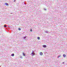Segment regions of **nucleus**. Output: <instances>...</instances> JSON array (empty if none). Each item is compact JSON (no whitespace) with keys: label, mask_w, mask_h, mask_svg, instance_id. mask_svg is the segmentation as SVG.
<instances>
[{"label":"nucleus","mask_w":67,"mask_h":67,"mask_svg":"<svg viewBox=\"0 0 67 67\" xmlns=\"http://www.w3.org/2000/svg\"><path fill=\"white\" fill-rule=\"evenodd\" d=\"M31 55H32V56H34V55H35V53H34V51H32V53L31 54Z\"/></svg>","instance_id":"obj_1"},{"label":"nucleus","mask_w":67,"mask_h":67,"mask_svg":"<svg viewBox=\"0 0 67 67\" xmlns=\"http://www.w3.org/2000/svg\"><path fill=\"white\" fill-rule=\"evenodd\" d=\"M63 56L64 58H65L66 57V55L65 54H63Z\"/></svg>","instance_id":"obj_2"},{"label":"nucleus","mask_w":67,"mask_h":67,"mask_svg":"<svg viewBox=\"0 0 67 67\" xmlns=\"http://www.w3.org/2000/svg\"><path fill=\"white\" fill-rule=\"evenodd\" d=\"M40 55H41V56H42L43 55V53L42 52H41L40 53Z\"/></svg>","instance_id":"obj_3"},{"label":"nucleus","mask_w":67,"mask_h":67,"mask_svg":"<svg viewBox=\"0 0 67 67\" xmlns=\"http://www.w3.org/2000/svg\"><path fill=\"white\" fill-rule=\"evenodd\" d=\"M45 32L46 33H48V31H45Z\"/></svg>","instance_id":"obj_4"},{"label":"nucleus","mask_w":67,"mask_h":67,"mask_svg":"<svg viewBox=\"0 0 67 67\" xmlns=\"http://www.w3.org/2000/svg\"><path fill=\"white\" fill-rule=\"evenodd\" d=\"M43 47L44 48H46V45H44L43 46Z\"/></svg>","instance_id":"obj_5"},{"label":"nucleus","mask_w":67,"mask_h":67,"mask_svg":"<svg viewBox=\"0 0 67 67\" xmlns=\"http://www.w3.org/2000/svg\"><path fill=\"white\" fill-rule=\"evenodd\" d=\"M11 56H14V54L13 53L11 55Z\"/></svg>","instance_id":"obj_6"},{"label":"nucleus","mask_w":67,"mask_h":67,"mask_svg":"<svg viewBox=\"0 0 67 67\" xmlns=\"http://www.w3.org/2000/svg\"><path fill=\"white\" fill-rule=\"evenodd\" d=\"M23 56H25V53H23Z\"/></svg>","instance_id":"obj_7"},{"label":"nucleus","mask_w":67,"mask_h":67,"mask_svg":"<svg viewBox=\"0 0 67 67\" xmlns=\"http://www.w3.org/2000/svg\"><path fill=\"white\" fill-rule=\"evenodd\" d=\"M26 36H25V37H23V38H24V39H25V38H26Z\"/></svg>","instance_id":"obj_8"},{"label":"nucleus","mask_w":67,"mask_h":67,"mask_svg":"<svg viewBox=\"0 0 67 67\" xmlns=\"http://www.w3.org/2000/svg\"><path fill=\"white\" fill-rule=\"evenodd\" d=\"M5 4L6 5H8V4L7 3H5Z\"/></svg>","instance_id":"obj_9"},{"label":"nucleus","mask_w":67,"mask_h":67,"mask_svg":"<svg viewBox=\"0 0 67 67\" xmlns=\"http://www.w3.org/2000/svg\"><path fill=\"white\" fill-rule=\"evenodd\" d=\"M4 27H7V26H6V25H4Z\"/></svg>","instance_id":"obj_10"},{"label":"nucleus","mask_w":67,"mask_h":67,"mask_svg":"<svg viewBox=\"0 0 67 67\" xmlns=\"http://www.w3.org/2000/svg\"><path fill=\"white\" fill-rule=\"evenodd\" d=\"M37 38H38V40H40V38L39 37H38Z\"/></svg>","instance_id":"obj_11"},{"label":"nucleus","mask_w":67,"mask_h":67,"mask_svg":"<svg viewBox=\"0 0 67 67\" xmlns=\"http://www.w3.org/2000/svg\"><path fill=\"white\" fill-rule=\"evenodd\" d=\"M61 55H59V56H58V58H59V57H61Z\"/></svg>","instance_id":"obj_12"},{"label":"nucleus","mask_w":67,"mask_h":67,"mask_svg":"<svg viewBox=\"0 0 67 67\" xmlns=\"http://www.w3.org/2000/svg\"><path fill=\"white\" fill-rule=\"evenodd\" d=\"M18 30H19V31H20V30H21V28H19V29H18Z\"/></svg>","instance_id":"obj_13"},{"label":"nucleus","mask_w":67,"mask_h":67,"mask_svg":"<svg viewBox=\"0 0 67 67\" xmlns=\"http://www.w3.org/2000/svg\"><path fill=\"white\" fill-rule=\"evenodd\" d=\"M30 31H31V32L32 31V29H30Z\"/></svg>","instance_id":"obj_14"},{"label":"nucleus","mask_w":67,"mask_h":67,"mask_svg":"<svg viewBox=\"0 0 67 67\" xmlns=\"http://www.w3.org/2000/svg\"><path fill=\"white\" fill-rule=\"evenodd\" d=\"M64 63H65V62H63L62 63L63 64H64Z\"/></svg>","instance_id":"obj_15"},{"label":"nucleus","mask_w":67,"mask_h":67,"mask_svg":"<svg viewBox=\"0 0 67 67\" xmlns=\"http://www.w3.org/2000/svg\"><path fill=\"white\" fill-rule=\"evenodd\" d=\"M15 0H14L13 2H15Z\"/></svg>","instance_id":"obj_16"},{"label":"nucleus","mask_w":67,"mask_h":67,"mask_svg":"<svg viewBox=\"0 0 67 67\" xmlns=\"http://www.w3.org/2000/svg\"><path fill=\"white\" fill-rule=\"evenodd\" d=\"M44 10H46V9H44Z\"/></svg>","instance_id":"obj_17"},{"label":"nucleus","mask_w":67,"mask_h":67,"mask_svg":"<svg viewBox=\"0 0 67 67\" xmlns=\"http://www.w3.org/2000/svg\"><path fill=\"white\" fill-rule=\"evenodd\" d=\"M20 58H22V57H20Z\"/></svg>","instance_id":"obj_18"},{"label":"nucleus","mask_w":67,"mask_h":67,"mask_svg":"<svg viewBox=\"0 0 67 67\" xmlns=\"http://www.w3.org/2000/svg\"><path fill=\"white\" fill-rule=\"evenodd\" d=\"M8 27H9V26H8Z\"/></svg>","instance_id":"obj_19"}]
</instances>
